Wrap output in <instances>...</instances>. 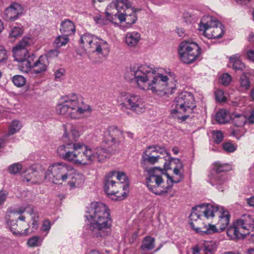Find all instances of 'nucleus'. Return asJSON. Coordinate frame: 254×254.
<instances>
[{
    "instance_id": "31",
    "label": "nucleus",
    "mask_w": 254,
    "mask_h": 254,
    "mask_svg": "<svg viewBox=\"0 0 254 254\" xmlns=\"http://www.w3.org/2000/svg\"><path fill=\"white\" fill-rule=\"evenodd\" d=\"M233 123L236 127H243L246 123L247 119L246 116L243 114L234 113L232 115Z\"/></svg>"
},
{
    "instance_id": "27",
    "label": "nucleus",
    "mask_w": 254,
    "mask_h": 254,
    "mask_svg": "<svg viewBox=\"0 0 254 254\" xmlns=\"http://www.w3.org/2000/svg\"><path fill=\"white\" fill-rule=\"evenodd\" d=\"M60 30L64 36L68 37L74 33L75 27L72 21L69 19H65L61 22Z\"/></svg>"
},
{
    "instance_id": "17",
    "label": "nucleus",
    "mask_w": 254,
    "mask_h": 254,
    "mask_svg": "<svg viewBox=\"0 0 254 254\" xmlns=\"http://www.w3.org/2000/svg\"><path fill=\"white\" fill-rule=\"evenodd\" d=\"M175 165L174 168L173 172L175 175H178L181 173L183 169V164L181 160L177 158H174L171 156L168 158V160L164 164V169L159 167H153L146 169V171L148 175H158L159 173L161 175H168L166 172L171 169V166Z\"/></svg>"
},
{
    "instance_id": "36",
    "label": "nucleus",
    "mask_w": 254,
    "mask_h": 254,
    "mask_svg": "<svg viewBox=\"0 0 254 254\" xmlns=\"http://www.w3.org/2000/svg\"><path fill=\"white\" fill-rule=\"evenodd\" d=\"M84 183V178L82 176H76L72 177L71 180L68 184L71 188L78 187Z\"/></svg>"
},
{
    "instance_id": "12",
    "label": "nucleus",
    "mask_w": 254,
    "mask_h": 254,
    "mask_svg": "<svg viewBox=\"0 0 254 254\" xmlns=\"http://www.w3.org/2000/svg\"><path fill=\"white\" fill-rule=\"evenodd\" d=\"M200 48L196 43L185 41L180 44L178 52L182 61L189 64L196 60L200 55Z\"/></svg>"
},
{
    "instance_id": "25",
    "label": "nucleus",
    "mask_w": 254,
    "mask_h": 254,
    "mask_svg": "<svg viewBox=\"0 0 254 254\" xmlns=\"http://www.w3.org/2000/svg\"><path fill=\"white\" fill-rule=\"evenodd\" d=\"M202 245L201 248L197 245L193 247L192 254H212L216 249L215 243L212 241H204Z\"/></svg>"
},
{
    "instance_id": "52",
    "label": "nucleus",
    "mask_w": 254,
    "mask_h": 254,
    "mask_svg": "<svg viewBox=\"0 0 254 254\" xmlns=\"http://www.w3.org/2000/svg\"><path fill=\"white\" fill-rule=\"evenodd\" d=\"M41 167L39 164L32 165L30 167L29 170L32 171V173H41V172H39L38 170H40Z\"/></svg>"
},
{
    "instance_id": "55",
    "label": "nucleus",
    "mask_w": 254,
    "mask_h": 254,
    "mask_svg": "<svg viewBox=\"0 0 254 254\" xmlns=\"http://www.w3.org/2000/svg\"><path fill=\"white\" fill-rule=\"evenodd\" d=\"M247 120L250 124H254V108L251 112L250 115Z\"/></svg>"
},
{
    "instance_id": "50",
    "label": "nucleus",
    "mask_w": 254,
    "mask_h": 254,
    "mask_svg": "<svg viewBox=\"0 0 254 254\" xmlns=\"http://www.w3.org/2000/svg\"><path fill=\"white\" fill-rule=\"evenodd\" d=\"M7 58L6 51L2 46H0V62L4 61Z\"/></svg>"
},
{
    "instance_id": "46",
    "label": "nucleus",
    "mask_w": 254,
    "mask_h": 254,
    "mask_svg": "<svg viewBox=\"0 0 254 254\" xmlns=\"http://www.w3.org/2000/svg\"><path fill=\"white\" fill-rule=\"evenodd\" d=\"M211 177L210 179V184L213 185H220L223 183V181L221 180V176H211Z\"/></svg>"
},
{
    "instance_id": "16",
    "label": "nucleus",
    "mask_w": 254,
    "mask_h": 254,
    "mask_svg": "<svg viewBox=\"0 0 254 254\" xmlns=\"http://www.w3.org/2000/svg\"><path fill=\"white\" fill-rule=\"evenodd\" d=\"M112 176H107L105 177L104 180V191L107 196L114 200H123L127 196V191L120 192L118 189L120 186H118V182L112 180Z\"/></svg>"
},
{
    "instance_id": "1",
    "label": "nucleus",
    "mask_w": 254,
    "mask_h": 254,
    "mask_svg": "<svg viewBox=\"0 0 254 254\" xmlns=\"http://www.w3.org/2000/svg\"><path fill=\"white\" fill-rule=\"evenodd\" d=\"M125 78L136 84L141 90H150L159 95L167 93L169 80L167 76L157 73L152 66L147 64L130 65L126 70Z\"/></svg>"
},
{
    "instance_id": "59",
    "label": "nucleus",
    "mask_w": 254,
    "mask_h": 254,
    "mask_svg": "<svg viewBox=\"0 0 254 254\" xmlns=\"http://www.w3.org/2000/svg\"><path fill=\"white\" fill-rule=\"evenodd\" d=\"M6 144L5 139L2 138H0V149L3 148Z\"/></svg>"
},
{
    "instance_id": "38",
    "label": "nucleus",
    "mask_w": 254,
    "mask_h": 254,
    "mask_svg": "<svg viewBox=\"0 0 254 254\" xmlns=\"http://www.w3.org/2000/svg\"><path fill=\"white\" fill-rule=\"evenodd\" d=\"M11 81L14 85L18 87L23 86L26 83V79L21 75H15L11 78Z\"/></svg>"
},
{
    "instance_id": "4",
    "label": "nucleus",
    "mask_w": 254,
    "mask_h": 254,
    "mask_svg": "<svg viewBox=\"0 0 254 254\" xmlns=\"http://www.w3.org/2000/svg\"><path fill=\"white\" fill-rule=\"evenodd\" d=\"M107 18L114 24L125 21L127 24H134L137 20L136 12L131 7V3L127 1H119L115 3H110L105 11Z\"/></svg>"
},
{
    "instance_id": "26",
    "label": "nucleus",
    "mask_w": 254,
    "mask_h": 254,
    "mask_svg": "<svg viewBox=\"0 0 254 254\" xmlns=\"http://www.w3.org/2000/svg\"><path fill=\"white\" fill-rule=\"evenodd\" d=\"M219 213L220 215L219 216V219L217 225L219 230L222 232L226 229L229 224L230 215L229 212L227 210H225L222 207H221Z\"/></svg>"
},
{
    "instance_id": "51",
    "label": "nucleus",
    "mask_w": 254,
    "mask_h": 254,
    "mask_svg": "<svg viewBox=\"0 0 254 254\" xmlns=\"http://www.w3.org/2000/svg\"><path fill=\"white\" fill-rule=\"evenodd\" d=\"M59 54V52L57 49H54L50 50L47 55V58H53L55 57H57Z\"/></svg>"
},
{
    "instance_id": "13",
    "label": "nucleus",
    "mask_w": 254,
    "mask_h": 254,
    "mask_svg": "<svg viewBox=\"0 0 254 254\" xmlns=\"http://www.w3.org/2000/svg\"><path fill=\"white\" fill-rule=\"evenodd\" d=\"M163 155L166 154L169 158L170 154L166 149L165 147L158 144L150 145L146 147L142 153L140 160L141 165L144 167L146 164L154 165L158 162L161 157L159 155H154V154Z\"/></svg>"
},
{
    "instance_id": "61",
    "label": "nucleus",
    "mask_w": 254,
    "mask_h": 254,
    "mask_svg": "<svg viewBox=\"0 0 254 254\" xmlns=\"http://www.w3.org/2000/svg\"><path fill=\"white\" fill-rule=\"evenodd\" d=\"M238 2L241 4H245L247 2H249L250 0H236Z\"/></svg>"
},
{
    "instance_id": "11",
    "label": "nucleus",
    "mask_w": 254,
    "mask_h": 254,
    "mask_svg": "<svg viewBox=\"0 0 254 254\" xmlns=\"http://www.w3.org/2000/svg\"><path fill=\"white\" fill-rule=\"evenodd\" d=\"M80 43L83 47L89 49V52L96 53L97 55H102L103 51H109L108 43L104 40L90 33L82 35L80 39Z\"/></svg>"
},
{
    "instance_id": "53",
    "label": "nucleus",
    "mask_w": 254,
    "mask_h": 254,
    "mask_svg": "<svg viewBox=\"0 0 254 254\" xmlns=\"http://www.w3.org/2000/svg\"><path fill=\"white\" fill-rule=\"evenodd\" d=\"M7 192L5 191H0V204H2L6 199Z\"/></svg>"
},
{
    "instance_id": "6",
    "label": "nucleus",
    "mask_w": 254,
    "mask_h": 254,
    "mask_svg": "<svg viewBox=\"0 0 254 254\" xmlns=\"http://www.w3.org/2000/svg\"><path fill=\"white\" fill-rule=\"evenodd\" d=\"M173 106L175 107L171 110V114L174 118L180 119L182 121H185L189 118L196 107L193 95L188 92L180 94L175 98Z\"/></svg>"
},
{
    "instance_id": "32",
    "label": "nucleus",
    "mask_w": 254,
    "mask_h": 254,
    "mask_svg": "<svg viewBox=\"0 0 254 254\" xmlns=\"http://www.w3.org/2000/svg\"><path fill=\"white\" fill-rule=\"evenodd\" d=\"M117 177L119 181L118 186H120V189L122 188V191H127L128 194L129 181L127 176H117Z\"/></svg>"
},
{
    "instance_id": "7",
    "label": "nucleus",
    "mask_w": 254,
    "mask_h": 254,
    "mask_svg": "<svg viewBox=\"0 0 254 254\" xmlns=\"http://www.w3.org/2000/svg\"><path fill=\"white\" fill-rule=\"evenodd\" d=\"M254 228V219L250 214H245L234 221L227 230L230 240L236 241L244 238Z\"/></svg>"
},
{
    "instance_id": "62",
    "label": "nucleus",
    "mask_w": 254,
    "mask_h": 254,
    "mask_svg": "<svg viewBox=\"0 0 254 254\" xmlns=\"http://www.w3.org/2000/svg\"><path fill=\"white\" fill-rule=\"evenodd\" d=\"M172 151L174 154L177 155L179 153V148L175 146L172 148Z\"/></svg>"
},
{
    "instance_id": "58",
    "label": "nucleus",
    "mask_w": 254,
    "mask_h": 254,
    "mask_svg": "<svg viewBox=\"0 0 254 254\" xmlns=\"http://www.w3.org/2000/svg\"><path fill=\"white\" fill-rule=\"evenodd\" d=\"M177 32L180 37H182L183 36L184 33V30L182 28H178L177 29Z\"/></svg>"
},
{
    "instance_id": "28",
    "label": "nucleus",
    "mask_w": 254,
    "mask_h": 254,
    "mask_svg": "<svg viewBox=\"0 0 254 254\" xmlns=\"http://www.w3.org/2000/svg\"><path fill=\"white\" fill-rule=\"evenodd\" d=\"M140 34L137 32H128L126 37V43L130 47H134L140 41Z\"/></svg>"
},
{
    "instance_id": "24",
    "label": "nucleus",
    "mask_w": 254,
    "mask_h": 254,
    "mask_svg": "<svg viewBox=\"0 0 254 254\" xmlns=\"http://www.w3.org/2000/svg\"><path fill=\"white\" fill-rule=\"evenodd\" d=\"M23 11L22 6L18 3H13L8 7L5 11L7 19L15 20L22 14Z\"/></svg>"
},
{
    "instance_id": "60",
    "label": "nucleus",
    "mask_w": 254,
    "mask_h": 254,
    "mask_svg": "<svg viewBox=\"0 0 254 254\" xmlns=\"http://www.w3.org/2000/svg\"><path fill=\"white\" fill-rule=\"evenodd\" d=\"M31 179V178L27 177L26 176H22L21 180L24 182L29 183Z\"/></svg>"
},
{
    "instance_id": "5",
    "label": "nucleus",
    "mask_w": 254,
    "mask_h": 254,
    "mask_svg": "<svg viewBox=\"0 0 254 254\" xmlns=\"http://www.w3.org/2000/svg\"><path fill=\"white\" fill-rule=\"evenodd\" d=\"M90 106L84 103L82 99L73 94L70 97H65L62 103L56 107L57 112L72 119H78L85 112H91Z\"/></svg>"
},
{
    "instance_id": "20",
    "label": "nucleus",
    "mask_w": 254,
    "mask_h": 254,
    "mask_svg": "<svg viewBox=\"0 0 254 254\" xmlns=\"http://www.w3.org/2000/svg\"><path fill=\"white\" fill-rule=\"evenodd\" d=\"M26 211L27 212L32 214L33 212V206L31 205H28L26 207H21L18 209H10L6 212L5 215V220L6 223L8 226L9 227V229L13 234L15 235H17L19 233V231H15L17 225L16 224V221H14L13 220H10V218L12 217V215H14L16 213L17 214H21L24 212Z\"/></svg>"
},
{
    "instance_id": "47",
    "label": "nucleus",
    "mask_w": 254,
    "mask_h": 254,
    "mask_svg": "<svg viewBox=\"0 0 254 254\" xmlns=\"http://www.w3.org/2000/svg\"><path fill=\"white\" fill-rule=\"evenodd\" d=\"M65 70L64 68H60L57 70L55 72V77L57 81H61L62 77L64 75Z\"/></svg>"
},
{
    "instance_id": "40",
    "label": "nucleus",
    "mask_w": 254,
    "mask_h": 254,
    "mask_svg": "<svg viewBox=\"0 0 254 254\" xmlns=\"http://www.w3.org/2000/svg\"><path fill=\"white\" fill-rule=\"evenodd\" d=\"M23 30L20 27H14L9 32V37L16 38L22 35Z\"/></svg>"
},
{
    "instance_id": "45",
    "label": "nucleus",
    "mask_w": 254,
    "mask_h": 254,
    "mask_svg": "<svg viewBox=\"0 0 254 254\" xmlns=\"http://www.w3.org/2000/svg\"><path fill=\"white\" fill-rule=\"evenodd\" d=\"M223 148L227 152H233L236 150V146L231 142H225L223 143Z\"/></svg>"
},
{
    "instance_id": "64",
    "label": "nucleus",
    "mask_w": 254,
    "mask_h": 254,
    "mask_svg": "<svg viewBox=\"0 0 254 254\" xmlns=\"http://www.w3.org/2000/svg\"><path fill=\"white\" fill-rule=\"evenodd\" d=\"M248 254H254V249H249L247 251Z\"/></svg>"
},
{
    "instance_id": "2",
    "label": "nucleus",
    "mask_w": 254,
    "mask_h": 254,
    "mask_svg": "<svg viewBox=\"0 0 254 254\" xmlns=\"http://www.w3.org/2000/svg\"><path fill=\"white\" fill-rule=\"evenodd\" d=\"M57 154L60 158L76 164L87 165L96 159L98 161L103 160L108 153L104 147H98L93 151L82 143H70L59 146Z\"/></svg>"
},
{
    "instance_id": "29",
    "label": "nucleus",
    "mask_w": 254,
    "mask_h": 254,
    "mask_svg": "<svg viewBox=\"0 0 254 254\" xmlns=\"http://www.w3.org/2000/svg\"><path fill=\"white\" fill-rule=\"evenodd\" d=\"M230 64L235 70H243L245 68V64L240 60V55L238 54L233 55L229 58Z\"/></svg>"
},
{
    "instance_id": "41",
    "label": "nucleus",
    "mask_w": 254,
    "mask_h": 254,
    "mask_svg": "<svg viewBox=\"0 0 254 254\" xmlns=\"http://www.w3.org/2000/svg\"><path fill=\"white\" fill-rule=\"evenodd\" d=\"M219 81L223 85L227 86L229 85L231 82V77L229 74L227 73H223L220 77Z\"/></svg>"
},
{
    "instance_id": "43",
    "label": "nucleus",
    "mask_w": 254,
    "mask_h": 254,
    "mask_svg": "<svg viewBox=\"0 0 254 254\" xmlns=\"http://www.w3.org/2000/svg\"><path fill=\"white\" fill-rule=\"evenodd\" d=\"M212 136L214 142L217 144L220 143L223 139L222 133L218 130L213 131L212 132Z\"/></svg>"
},
{
    "instance_id": "22",
    "label": "nucleus",
    "mask_w": 254,
    "mask_h": 254,
    "mask_svg": "<svg viewBox=\"0 0 254 254\" xmlns=\"http://www.w3.org/2000/svg\"><path fill=\"white\" fill-rule=\"evenodd\" d=\"M63 128L64 130V133L63 135V141L64 142L69 141V142L65 143V144L70 143H75L73 141L76 140L80 136L77 127L71 124H66L63 125Z\"/></svg>"
},
{
    "instance_id": "63",
    "label": "nucleus",
    "mask_w": 254,
    "mask_h": 254,
    "mask_svg": "<svg viewBox=\"0 0 254 254\" xmlns=\"http://www.w3.org/2000/svg\"><path fill=\"white\" fill-rule=\"evenodd\" d=\"M32 225H33V228H35V229L38 227V223H37V221L35 219H33V223H32Z\"/></svg>"
},
{
    "instance_id": "56",
    "label": "nucleus",
    "mask_w": 254,
    "mask_h": 254,
    "mask_svg": "<svg viewBox=\"0 0 254 254\" xmlns=\"http://www.w3.org/2000/svg\"><path fill=\"white\" fill-rule=\"evenodd\" d=\"M109 175H126L124 172L120 171L118 170H114L110 172Z\"/></svg>"
},
{
    "instance_id": "42",
    "label": "nucleus",
    "mask_w": 254,
    "mask_h": 254,
    "mask_svg": "<svg viewBox=\"0 0 254 254\" xmlns=\"http://www.w3.org/2000/svg\"><path fill=\"white\" fill-rule=\"evenodd\" d=\"M240 84L241 86L246 89H248L250 87V82L246 73H243V75L241 77Z\"/></svg>"
},
{
    "instance_id": "3",
    "label": "nucleus",
    "mask_w": 254,
    "mask_h": 254,
    "mask_svg": "<svg viewBox=\"0 0 254 254\" xmlns=\"http://www.w3.org/2000/svg\"><path fill=\"white\" fill-rule=\"evenodd\" d=\"M85 217L89 222L87 224L86 230L90 237L103 238L110 234L112 220L109 209L105 204L99 202L92 203Z\"/></svg>"
},
{
    "instance_id": "9",
    "label": "nucleus",
    "mask_w": 254,
    "mask_h": 254,
    "mask_svg": "<svg viewBox=\"0 0 254 254\" xmlns=\"http://www.w3.org/2000/svg\"><path fill=\"white\" fill-rule=\"evenodd\" d=\"M198 29L209 39L221 37L224 33V26L216 18L210 16L202 17Z\"/></svg>"
},
{
    "instance_id": "49",
    "label": "nucleus",
    "mask_w": 254,
    "mask_h": 254,
    "mask_svg": "<svg viewBox=\"0 0 254 254\" xmlns=\"http://www.w3.org/2000/svg\"><path fill=\"white\" fill-rule=\"evenodd\" d=\"M51 222L48 220H45L42 226V230L43 231H45L48 232L51 229Z\"/></svg>"
},
{
    "instance_id": "10",
    "label": "nucleus",
    "mask_w": 254,
    "mask_h": 254,
    "mask_svg": "<svg viewBox=\"0 0 254 254\" xmlns=\"http://www.w3.org/2000/svg\"><path fill=\"white\" fill-rule=\"evenodd\" d=\"M166 176L167 186L162 189L161 185L163 181L161 176H149L146 179V186L149 190L156 195H164L168 192L174 184L178 183L183 179V176H179V179L175 178V176Z\"/></svg>"
},
{
    "instance_id": "39",
    "label": "nucleus",
    "mask_w": 254,
    "mask_h": 254,
    "mask_svg": "<svg viewBox=\"0 0 254 254\" xmlns=\"http://www.w3.org/2000/svg\"><path fill=\"white\" fill-rule=\"evenodd\" d=\"M22 170V166L20 163H13L8 168V173L14 175L20 173Z\"/></svg>"
},
{
    "instance_id": "8",
    "label": "nucleus",
    "mask_w": 254,
    "mask_h": 254,
    "mask_svg": "<svg viewBox=\"0 0 254 254\" xmlns=\"http://www.w3.org/2000/svg\"><path fill=\"white\" fill-rule=\"evenodd\" d=\"M31 42V40L29 37H24L12 50L14 60L18 63V66L23 72H27L30 70V64L35 58L34 54L30 56L28 52L27 48L30 46Z\"/></svg>"
},
{
    "instance_id": "54",
    "label": "nucleus",
    "mask_w": 254,
    "mask_h": 254,
    "mask_svg": "<svg viewBox=\"0 0 254 254\" xmlns=\"http://www.w3.org/2000/svg\"><path fill=\"white\" fill-rule=\"evenodd\" d=\"M247 55L249 60L254 62V50H250L248 51Z\"/></svg>"
},
{
    "instance_id": "21",
    "label": "nucleus",
    "mask_w": 254,
    "mask_h": 254,
    "mask_svg": "<svg viewBox=\"0 0 254 254\" xmlns=\"http://www.w3.org/2000/svg\"><path fill=\"white\" fill-rule=\"evenodd\" d=\"M75 171L71 166L64 163H57L50 165L47 170L46 175H72Z\"/></svg>"
},
{
    "instance_id": "23",
    "label": "nucleus",
    "mask_w": 254,
    "mask_h": 254,
    "mask_svg": "<svg viewBox=\"0 0 254 254\" xmlns=\"http://www.w3.org/2000/svg\"><path fill=\"white\" fill-rule=\"evenodd\" d=\"M30 64V70L32 69L33 72L37 74L41 73L46 70L49 65L48 58L46 56H41L35 62L33 59V62H31Z\"/></svg>"
},
{
    "instance_id": "14",
    "label": "nucleus",
    "mask_w": 254,
    "mask_h": 254,
    "mask_svg": "<svg viewBox=\"0 0 254 254\" xmlns=\"http://www.w3.org/2000/svg\"><path fill=\"white\" fill-rule=\"evenodd\" d=\"M118 102L127 108L140 114L145 111L142 98L138 95L126 92L120 93L117 98Z\"/></svg>"
},
{
    "instance_id": "19",
    "label": "nucleus",
    "mask_w": 254,
    "mask_h": 254,
    "mask_svg": "<svg viewBox=\"0 0 254 254\" xmlns=\"http://www.w3.org/2000/svg\"><path fill=\"white\" fill-rule=\"evenodd\" d=\"M189 218L190 220V225L191 228L200 235H210L219 232L215 225L209 223L208 224H204L202 221L200 217H198L196 220H193L191 219L190 214Z\"/></svg>"
},
{
    "instance_id": "33",
    "label": "nucleus",
    "mask_w": 254,
    "mask_h": 254,
    "mask_svg": "<svg viewBox=\"0 0 254 254\" xmlns=\"http://www.w3.org/2000/svg\"><path fill=\"white\" fill-rule=\"evenodd\" d=\"M229 115L225 109L219 110L216 114V121L220 124H223L229 121Z\"/></svg>"
},
{
    "instance_id": "48",
    "label": "nucleus",
    "mask_w": 254,
    "mask_h": 254,
    "mask_svg": "<svg viewBox=\"0 0 254 254\" xmlns=\"http://www.w3.org/2000/svg\"><path fill=\"white\" fill-rule=\"evenodd\" d=\"M216 99L220 102H224L226 98L223 95V92L221 90H217L215 92Z\"/></svg>"
},
{
    "instance_id": "30",
    "label": "nucleus",
    "mask_w": 254,
    "mask_h": 254,
    "mask_svg": "<svg viewBox=\"0 0 254 254\" xmlns=\"http://www.w3.org/2000/svg\"><path fill=\"white\" fill-rule=\"evenodd\" d=\"M155 247V238L151 236L145 237L142 242L140 249L142 252L151 251Z\"/></svg>"
},
{
    "instance_id": "18",
    "label": "nucleus",
    "mask_w": 254,
    "mask_h": 254,
    "mask_svg": "<svg viewBox=\"0 0 254 254\" xmlns=\"http://www.w3.org/2000/svg\"><path fill=\"white\" fill-rule=\"evenodd\" d=\"M103 141L109 146L119 145L124 139L123 131L117 127L111 126L103 131Z\"/></svg>"
},
{
    "instance_id": "34",
    "label": "nucleus",
    "mask_w": 254,
    "mask_h": 254,
    "mask_svg": "<svg viewBox=\"0 0 254 254\" xmlns=\"http://www.w3.org/2000/svg\"><path fill=\"white\" fill-rule=\"evenodd\" d=\"M21 123L18 120L13 121L8 127V133L6 136L13 135L18 132L22 127Z\"/></svg>"
},
{
    "instance_id": "44",
    "label": "nucleus",
    "mask_w": 254,
    "mask_h": 254,
    "mask_svg": "<svg viewBox=\"0 0 254 254\" xmlns=\"http://www.w3.org/2000/svg\"><path fill=\"white\" fill-rule=\"evenodd\" d=\"M40 238L38 236H34L31 238H30L27 244L29 247H37L39 246V243L40 242Z\"/></svg>"
},
{
    "instance_id": "37",
    "label": "nucleus",
    "mask_w": 254,
    "mask_h": 254,
    "mask_svg": "<svg viewBox=\"0 0 254 254\" xmlns=\"http://www.w3.org/2000/svg\"><path fill=\"white\" fill-rule=\"evenodd\" d=\"M69 41V39L65 36L60 35L56 37L53 44L56 48H60L65 45Z\"/></svg>"
},
{
    "instance_id": "15",
    "label": "nucleus",
    "mask_w": 254,
    "mask_h": 254,
    "mask_svg": "<svg viewBox=\"0 0 254 254\" xmlns=\"http://www.w3.org/2000/svg\"><path fill=\"white\" fill-rule=\"evenodd\" d=\"M221 207L216 204L202 203L192 208L190 213L191 219L196 220L198 217L204 216L206 218H213L216 213H220Z\"/></svg>"
},
{
    "instance_id": "35",
    "label": "nucleus",
    "mask_w": 254,
    "mask_h": 254,
    "mask_svg": "<svg viewBox=\"0 0 254 254\" xmlns=\"http://www.w3.org/2000/svg\"><path fill=\"white\" fill-rule=\"evenodd\" d=\"M213 169L216 173H220L232 170V166L229 164H222L219 162H215L214 164Z\"/></svg>"
},
{
    "instance_id": "57",
    "label": "nucleus",
    "mask_w": 254,
    "mask_h": 254,
    "mask_svg": "<svg viewBox=\"0 0 254 254\" xmlns=\"http://www.w3.org/2000/svg\"><path fill=\"white\" fill-rule=\"evenodd\" d=\"M247 203L252 207H254V196H252L247 199Z\"/></svg>"
}]
</instances>
